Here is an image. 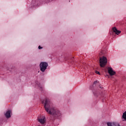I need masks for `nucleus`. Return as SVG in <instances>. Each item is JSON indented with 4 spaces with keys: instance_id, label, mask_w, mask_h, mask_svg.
I'll use <instances>...</instances> for the list:
<instances>
[{
    "instance_id": "f257e3e1",
    "label": "nucleus",
    "mask_w": 126,
    "mask_h": 126,
    "mask_svg": "<svg viewBox=\"0 0 126 126\" xmlns=\"http://www.w3.org/2000/svg\"><path fill=\"white\" fill-rule=\"evenodd\" d=\"M44 107L45 111L51 115L50 120L54 121L56 118L57 119H60L62 118V113L60 110L57 109L55 107L53 106V103L51 102V100L49 98H45L42 103H44Z\"/></svg>"
},
{
    "instance_id": "f03ea898",
    "label": "nucleus",
    "mask_w": 126,
    "mask_h": 126,
    "mask_svg": "<svg viewBox=\"0 0 126 126\" xmlns=\"http://www.w3.org/2000/svg\"><path fill=\"white\" fill-rule=\"evenodd\" d=\"M99 55L100 56H103L102 57L100 58L99 63L100 66L104 67L107 64V63H108L107 57H105L107 55V51L106 50H102L99 53Z\"/></svg>"
},
{
    "instance_id": "7ed1b4c3",
    "label": "nucleus",
    "mask_w": 126,
    "mask_h": 126,
    "mask_svg": "<svg viewBox=\"0 0 126 126\" xmlns=\"http://www.w3.org/2000/svg\"><path fill=\"white\" fill-rule=\"evenodd\" d=\"M49 64L47 62H41L39 64V67L40 69V71L42 72H45L46 71V69H47V67H48Z\"/></svg>"
},
{
    "instance_id": "20e7f679",
    "label": "nucleus",
    "mask_w": 126,
    "mask_h": 126,
    "mask_svg": "<svg viewBox=\"0 0 126 126\" xmlns=\"http://www.w3.org/2000/svg\"><path fill=\"white\" fill-rule=\"evenodd\" d=\"M112 31L113 32H110V34L111 35H114V33H115L117 35H119V34L121 33V31L118 30L116 27L112 28Z\"/></svg>"
},
{
    "instance_id": "39448f33",
    "label": "nucleus",
    "mask_w": 126,
    "mask_h": 126,
    "mask_svg": "<svg viewBox=\"0 0 126 126\" xmlns=\"http://www.w3.org/2000/svg\"><path fill=\"white\" fill-rule=\"evenodd\" d=\"M107 69L108 72L111 76H113V75H115V74H116V72L114 71V70H113V68L112 67H108L107 68Z\"/></svg>"
},
{
    "instance_id": "423d86ee",
    "label": "nucleus",
    "mask_w": 126,
    "mask_h": 126,
    "mask_svg": "<svg viewBox=\"0 0 126 126\" xmlns=\"http://www.w3.org/2000/svg\"><path fill=\"white\" fill-rule=\"evenodd\" d=\"M38 122L42 125V126H45V124H46V117L43 116L42 118L38 119Z\"/></svg>"
},
{
    "instance_id": "0eeeda50",
    "label": "nucleus",
    "mask_w": 126,
    "mask_h": 126,
    "mask_svg": "<svg viewBox=\"0 0 126 126\" xmlns=\"http://www.w3.org/2000/svg\"><path fill=\"white\" fill-rule=\"evenodd\" d=\"M107 126H121L120 124L117 122H107Z\"/></svg>"
},
{
    "instance_id": "6e6552de",
    "label": "nucleus",
    "mask_w": 126,
    "mask_h": 126,
    "mask_svg": "<svg viewBox=\"0 0 126 126\" xmlns=\"http://www.w3.org/2000/svg\"><path fill=\"white\" fill-rule=\"evenodd\" d=\"M35 87H38V88L40 89V91H43V89H44V87L41 85V84L39 83L38 81H36L35 82Z\"/></svg>"
},
{
    "instance_id": "1a4fd4ad",
    "label": "nucleus",
    "mask_w": 126,
    "mask_h": 126,
    "mask_svg": "<svg viewBox=\"0 0 126 126\" xmlns=\"http://www.w3.org/2000/svg\"><path fill=\"white\" fill-rule=\"evenodd\" d=\"M10 113H11V111L7 110L4 114V116L6 117V119H9V118L11 117V115H10Z\"/></svg>"
},
{
    "instance_id": "9d476101",
    "label": "nucleus",
    "mask_w": 126,
    "mask_h": 126,
    "mask_svg": "<svg viewBox=\"0 0 126 126\" xmlns=\"http://www.w3.org/2000/svg\"><path fill=\"white\" fill-rule=\"evenodd\" d=\"M122 120L124 121H126V111H125L122 116Z\"/></svg>"
},
{
    "instance_id": "9b49d317",
    "label": "nucleus",
    "mask_w": 126,
    "mask_h": 126,
    "mask_svg": "<svg viewBox=\"0 0 126 126\" xmlns=\"http://www.w3.org/2000/svg\"><path fill=\"white\" fill-rule=\"evenodd\" d=\"M61 57H62V60H63V61H66L67 60H68V58H67V57H64V56L62 55Z\"/></svg>"
},
{
    "instance_id": "f8f14e48",
    "label": "nucleus",
    "mask_w": 126,
    "mask_h": 126,
    "mask_svg": "<svg viewBox=\"0 0 126 126\" xmlns=\"http://www.w3.org/2000/svg\"><path fill=\"white\" fill-rule=\"evenodd\" d=\"M93 93L95 97H98V92L94 91Z\"/></svg>"
},
{
    "instance_id": "ddd939ff",
    "label": "nucleus",
    "mask_w": 126,
    "mask_h": 126,
    "mask_svg": "<svg viewBox=\"0 0 126 126\" xmlns=\"http://www.w3.org/2000/svg\"><path fill=\"white\" fill-rule=\"evenodd\" d=\"M3 122H4V119H0V125H2V124L3 123Z\"/></svg>"
},
{
    "instance_id": "4468645a",
    "label": "nucleus",
    "mask_w": 126,
    "mask_h": 126,
    "mask_svg": "<svg viewBox=\"0 0 126 126\" xmlns=\"http://www.w3.org/2000/svg\"><path fill=\"white\" fill-rule=\"evenodd\" d=\"M95 72L96 73V74H99L100 75V72L99 71H98L97 70H95Z\"/></svg>"
},
{
    "instance_id": "2eb2a0df",
    "label": "nucleus",
    "mask_w": 126,
    "mask_h": 126,
    "mask_svg": "<svg viewBox=\"0 0 126 126\" xmlns=\"http://www.w3.org/2000/svg\"><path fill=\"white\" fill-rule=\"evenodd\" d=\"M42 49H43V47L39 45L38 46V50H41Z\"/></svg>"
},
{
    "instance_id": "dca6fc26",
    "label": "nucleus",
    "mask_w": 126,
    "mask_h": 126,
    "mask_svg": "<svg viewBox=\"0 0 126 126\" xmlns=\"http://www.w3.org/2000/svg\"><path fill=\"white\" fill-rule=\"evenodd\" d=\"M97 82H98L97 81H95L94 82V84H96V83H97Z\"/></svg>"
},
{
    "instance_id": "f3484780",
    "label": "nucleus",
    "mask_w": 126,
    "mask_h": 126,
    "mask_svg": "<svg viewBox=\"0 0 126 126\" xmlns=\"http://www.w3.org/2000/svg\"><path fill=\"white\" fill-rule=\"evenodd\" d=\"M102 102H104V99H102Z\"/></svg>"
}]
</instances>
